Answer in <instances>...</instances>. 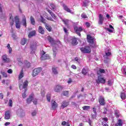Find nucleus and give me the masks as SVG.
<instances>
[{"instance_id":"f257e3e1","label":"nucleus","mask_w":126,"mask_h":126,"mask_svg":"<svg viewBox=\"0 0 126 126\" xmlns=\"http://www.w3.org/2000/svg\"><path fill=\"white\" fill-rule=\"evenodd\" d=\"M81 52L82 53H84V54H90L91 53V48H90V46H86L85 47H81L80 49Z\"/></svg>"},{"instance_id":"f03ea898","label":"nucleus","mask_w":126,"mask_h":126,"mask_svg":"<svg viewBox=\"0 0 126 126\" xmlns=\"http://www.w3.org/2000/svg\"><path fill=\"white\" fill-rule=\"evenodd\" d=\"M24 73H23V68L21 70L20 73L19 75V87L20 88L22 86V84L23 83V81L21 80V78H22L24 76Z\"/></svg>"},{"instance_id":"7ed1b4c3","label":"nucleus","mask_w":126,"mask_h":126,"mask_svg":"<svg viewBox=\"0 0 126 126\" xmlns=\"http://www.w3.org/2000/svg\"><path fill=\"white\" fill-rule=\"evenodd\" d=\"M74 30L75 33L80 37V36H81V33H80V32H82V31H83V28L81 27H78L76 26L74 27Z\"/></svg>"},{"instance_id":"20e7f679","label":"nucleus","mask_w":126,"mask_h":126,"mask_svg":"<svg viewBox=\"0 0 126 126\" xmlns=\"http://www.w3.org/2000/svg\"><path fill=\"white\" fill-rule=\"evenodd\" d=\"M42 71V68L38 67L34 68L32 71V76L33 77H35V76H37L39 73H40Z\"/></svg>"},{"instance_id":"39448f33","label":"nucleus","mask_w":126,"mask_h":126,"mask_svg":"<svg viewBox=\"0 0 126 126\" xmlns=\"http://www.w3.org/2000/svg\"><path fill=\"white\" fill-rule=\"evenodd\" d=\"M14 19L16 23V28L17 29H19L20 28V20L19 19V17H18V16H16Z\"/></svg>"},{"instance_id":"423d86ee","label":"nucleus","mask_w":126,"mask_h":126,"mask_svg":"<svg viewBox=\"0 0 126 126\" xmlns=\"http://www.w3.org/2000/svg\"><path fill=\"white\" fill-rule=\"evenodd\" d=\"M96 82L97 83V84H99L100 83L105 84V83H106V79H105L104 78L98 76L97 79L96 80Z\"/></svg>"},{"instance_id":"0eeeda50","label":"nucleus","mask_w":126,"mask_h":126,"mask_svg":"<svg viewBox=\"0 0 126 126\" xmlns=\"http://www.w3.org/2000/svg\"><path fill=\"white\" fill-rule=\"evenodd\" d=\"M63 89V87L60 85H57L56 86L55 88H54L55 92H57L58 93L61 92L62 90Z\"/></svg>"},{"instance_id":"6e6552de","label":"nucleus","mask_w":126,"mask_h":126,"mask_svg":"<svg viewBox=\"0 0 126 126\" xmlns=\"http://www.w3.org/2000/svg\"><path fill=\"white\" fill-rule=\"evenodd\" d=\"M45 54H46V52L43 51L42 55L41 57V60H42V61H45L46 60H50V59H51V57H50L49 55Z\"/></svg>"},{"instance_id":"1a4fd4ad","label":"nucleus","mask_w":126,"mask_h":126,"mask_svg":"<svg viewBox=\"0 0 126 126\" xmlns=\"http://www.w3.org/2000/svg\"><path fill=\"white\" fill-rule=\"evenodd\" d=\"M47 39L49 43H51L52 46H54V45H57V42H56V40H55V38H53L51 36H48Z\"/></svg>"},{"instance_id":"9d476101","label":"nucleus","mask_w":126,"mask_h":126,"mask_svg":"<svg viewBox=\"0 0 126 126\" xmlns=\"http://www.w3.org/2000/svg\"><path fill=\"white\" fill-rule=\"evenodd\" d=\"M2 60L3 63H10V59L7 57V55H4L2 56Z\"/></svg>"},{"instance_id":"9b49d317","label":"nucleus","mask_w":126,"mask_h":126,"mask_svg":"<svg viewBox=\"0 0 126 126\" xmlns=\"http://www.w3.org/2000/svg\"><path fill=\"white\" fill-rule=\"evenodd\" d=\"M71 44L72 46H76L78 44L77 42V38L75 37H73L71 38Z\"/></svg>"},{"instance_id":"f8f14e48","label":"nucleus","mask_w":126,"mask_h":126,"mask_svg":"<svg viewBox=\"0 0 126 126\" xmlns=\"http://www.w3.org/2000/svg\"><path fill=\"white\" fill-rule=\"evenodd\" d=\"M87 39L88 43L91 44H94V38H93L90 34L87 35Z\"/></svg>"},{"instance_id":"ddd939ff","label":"nucleus","mask_w":126,"mask_h":126,"mask_svg":"<svg viewBox=\"0 0 126 126\" xmlns=\"http://www.w3.org/2000/svg\"><path fill=\"white\" fill-rule=\"evenodd\" d=\"M58 103L56 102V101L52 100L51 101V108L53 110H56L57 108H58Z\"/></svg>"},{"instance_id":"4468645a","label":"nucleus","mask_w":126,"mask_h":126,"mask_svg":"<svg viewBox=\"0 0 126 126\" xmlns=\"http://www.w3.org/2000/svg\"><path fill=\"white\" fill-rule=\"evenodd\" d=\"M46 10L49 13L51 16L53 18V19H57V16L56 15V14H55V13H54V12H53V11H52V10H50V9L48 8H46Z\"/></svg>"},{"instance_id":"2eb2a0df","label":"nucleus","mask_w":126,"mask_h":126,"mask_svg":"<svg viewBox=\"0 0 126 126\" xmlns=\"http://www.w3.org/2000/svg\"><path fill=\"white\" fill-rule=\"evenodd\" d=\"M9 21H10V25L11 26H13L14 24V20L13 19V16H12V13H10L9 14Z\"/></svg>"},{"instance_id":"dca6fc26","label":"nucleus","mask_w":126,"mask_h":126,"mask_svg":"<svg viewBox=\"0 0 126 126\" xmlns=\"http://www.w3.org/2000/svg\"><path fill=\"white\" fill-rule=\"evenodd\" d=\"M34 97V94H32L27 99V104H30L31 102L33 100V98Z\"/></svg>"},{"instance_id":"f3484780","label":"nucleus","mask_w":126,"mask_h":126,"mask_svg":"<svg viewBox=\"0 0 126 126\" xmlns=\"http://www.w3.org/2000/svg\"><path fill=\"white\" fill-rule=\"evenodd\" d=\"M99 103L101 106H105L106 102H105V98L102 96L99 98Z\"/></svg>"},{"instance_id":"a211bd4d","label":"nucleus","mask_w":126,"mask_h":126,"mask_svg":"<svg viewBox=\"0 0 126 126\" xmlns=\"http://www.w3.org/2000/svg\"><path fill=\"white\" fill-rule=\"evenodd\" d=\"M98 19V24L102 25V24H103V22H104V17H103V15L101 14H99Z\"/></svg>"},{"instance_id":"6ab92c4d","label":"nucleus","mask_w":126,"mask_h":126,"mask_svg":"<svg viewBox=\"0 0 126 126\" xmlns=\"http://www.w3.org/2000/svg\"><path fill=\"white\" fill-rule=\"evenodd\" d=\"M68 105H69V102L64 100L62 102L61 107L63 109H64V108H66Z\"/></svg>"},{"instance_id":"aec40b11","label":"nucleus","mask_w":126,"mask_h":126,"mask_svg":"<svg viewBox=\"0 0 126 126\" xmlns=\"http://www.w3.org/2000/svg\"><path fill=\"white\" fill-rule=\"evenodd\" d=\"M4 116V120H9V119H10V111H5Z\"/></svg>"},{"instance_id":"412c9836","label":"nucleus","mask_w":126,"mask_h":126,"mask_svg":"<svg viewBox=\"0 0 126 126\" xmlns=\"http://www.w3.org/2000/svg\"><path fill=\"white\" fill-rule=\"evenodd\" d=\"M44 26L48 32H52V31H53V28L51 27V26L49 25V24H45Z\"/></svg>"},{"instance_id":"4be33fe9","label":"nucleus","mask_w":126,"mask_h":126,"mask_svg":"<svg viewBox=\"0 0 126 126\" xmlns=\"http://www.w3.org/2000/svg\"><path fill=\"white\" fill-rule=\"evenodd\" d=\"M62 21L67 28H69V20L68 19H62Z\"/></svg>"},{"instance_id":"5701e85b","label":"nucleus","mask_w":126,"mask_h":126,"mask_svg":"<svg viewBox=\"0 0 126 126\" xmlns=\"http://www.w3.org/2000/svg\"><path fill=\"white\" fill-rule=\"evenodd\" d=\"M38 32L42 35H44L45 34V30L43 28V27L41 26L38 27Z\"/></svg>"},{"instance_id":"b1692460","label":"nucleus","mask_w":126,"mask_h":126,"mask_svg":"<svg viewBox=\"0 0 126 126\" xmlns=\"http://www.w3.org/2000/svg\"><path fill=\"white\" fill-rule=\"evenodd\" d=\"M63 7L64 10H65L67 12H69V13H71V10H70V9H69V8L67 7V6L66 5L63 4Z\"/></svg>"},{"instance_id":"393cba45","label":"nucleus","mask_w":126,"mask_h":126,"mask_svg":"<svg viewBox=\"0 0 126 126\" xmlns=\"http://www.w3.org/2000/svg\"><path fill=\"white\" fill-rule=\"evenodd\" d=\"M22 17H23V19H22L23 25V26H25V27H26L27 25V23H26V17H25V15H23Z\"/></svg>"},{"instance_id":"a878e982","label":"nucleus","mask_w":126,"mask_h":126,"mask_svg":"<svg viewBox=\"0 0 126 126\" xmlns=\"http://www.w3.org/2000/svg\"><path fill=\"white\" fill-rule=\"evenodd\" d=\"M29 82L27 81L26 80L24 83L23 85V89H27V88L28 87V84Z\"/></svg>"},{"instance_id":"bb28decb","label":"nucleus","mask_w":126,"mask_h":126,"mask_svg":"<svg viewBox=\"0 0 126 126\" xmlns=\"http://www.w3.org/2000/svg\"><path fill=\"white\" fill-rule=\"evenodd\" d=\"M53 57L54 58H56L57 54L58 53V49L57 47H53Z\"/></svg>"},{"instance_id":"cd10ccee","label":"nucleus","mask_w":126,"mask_h":126,"mask_svg":"<svg viewBox=\"0 0 126 126\" xmlns=\"http://www.w3.org/2000/svg\"><path fill=\"white\" fill-rule=\"evenodd\" d=\"M30 21L32 25H35L36 24V21H35V19L33 16H31L30 17Z\"/></svg>"},{"instance_id":"c85d7f7f","label":"nucleus","mask_w":126,"mask_h":126,"mask_svg":"<svg viewBox=\"0 0 126 126\" xmlns=\"http://www.w3.org/2000/svg\"><path fill=\"white\" fill-rule=\"evenodd\" d=\"M35 35H36V32L33 31L29 33L28 37L29 38H31L32 37H33V36H35Z\"/></svg>"},{"instance_id":"c756f323","label":"nucleus","mask_w":126,"mask_h":126,"mask_svg":"<svg viewBox=\"0 0 126 126\" xmlns=\"http://www.w3.org/2000/svg\"><path fill=\"white\" fill-rule=\"evenodd\" d=\"M120 97L122 100H126V94L124 92H121L120 94Z\"/></svg>"},{"instance_id":"7c9ffc66","label":"nucleus","mask_w":126,"mask_h":126,"mask_svg":"<svg viewBox=\"0 0 126 126\" xmlns=\"http://www.w3.org/2000/svg\"><path fill=\"white\" fill-rule=\"evenodd\" d=\"M57 69H58V67H52V72L53 73H54V74L57 75L58 74V73H59Z\"/></svg>"},{"instance_id":"2f4dec72","label":"nucleus","mask_w":126,"mask_h":126,"mask_svg":"<svg viewBox=\"0 0 126 126\" xmlns=\"http://www.w3.org/2000/svg\"><path fill=\"white\" fill-rule=\"evenodd\" d=\"M26 43H27V39L26 38H23L21 41V44L22 46H24Z\"/></svg>"},{"instance_id":"473e14b6","label":"nucleus","mask_w":126,"mask_h":126,"mask_svg":"<svg viewBox=\"0 0 126 126\" xmlns=\"http://www.w3.org/2000/svg\"><path fill=\"white\" fill-rule=\"evenodd\" d=\"M100 73H105V70L103 69H99V70H97L96 74L98 75H100Z\"/></svg>"},{"instance_id":"72a5a7b5","label":"nucleus","mask_w":126,"mask_h":126,"mask_svg":"<svg viewBox=\"0 0 126 126\" xmlns=\"http://www.w3.org/2000/svg\"><path fill=\"white\" fill-rule=\"evenodd\" d=\"M93 111L94 113V115H92V118H95L96 117V115H97V112H96V108L94 107L93 108Z\"/></svg>"},{"instance_id":"f704fd0d","label":"nucleus","mask_w":126,"mask_h":126,"mask_svg":"<svg viewBox=\"0 0 126 126\" xmlns=\"http://www.w3.org/2000/svg\"><path fill=\"white\" fill-rule=\"evenodd\" d=\"M46 99L48 102H51V94L48 93L46 94Z\"/></svg>"},{"instance_id":"c9c22d12","label":"nucleus","mask_w":126,"mask_h":126,"mask_svg":"<svg viewBox=\"0 0 126 126\" xmlns=\"http://www.w3.org/2000/svg\"><path fill=\"white\" fill-rule=\"evenodd\" d=\"M90 106H84L82 107V109L84 111H88V110H90Z\"/></svg>"},{"instance_id":"e433bc0d","label":"nucleus","mask_w":126,"mask_h":126,"mask_svg":"<svg viewBox=\"0 0 126 126\" xmlns=\"http://www.w3.org/2000/svg\"><path fill=\"white\" fill-rule=\"evenodd\" d=\"M7 48L9 50V54H11V53L12 52V48L10 47V44L9 43L7 44Z\"/></svg>"},{"instance_id":"4c0bfd02","label":"nucleus","mask_w":126,"mask_h":126,"mask_svg":"<svg viewBox=\"0 0 126 126\" xmlns=\"http://www.w3.org/2000/svg\"><path fill=\"white\" fill-rule=\"evenodd\" d=\"M50 9L51 10H55L56 9V5L53 3L50 4Z\"/></svg>"},{"instance_id":"58836bf2","label":"nucleus","mask_w":126,"mask_h":126,"mask_svg":"<svg viewBox=\"0 0 126 126\" xmlns=\"http://www.w3.org/2000/svg\"><path fill=\"white\" fill-rule=\"evenodd\" d=\"M115 115L116 118H119L120 117V112L118 111V110H116L114 111Z\"/></svg>"},{"instance_id":"ea45409f","label":"nucleus","mask_w":126,"mask_h":126,"mask_svg":"<svg viewBox=\"0 0 126 126\" xmlns=\"http://www.w3.org/2000/svg\"><path fill=\"white\" fill-rule=\"evenodd\" d=\"M41 22H42V23H43V24L44 25H46V24H47L46 22V19H45L43 17L41 16V20H40Z\"/></svg>"},{"instance_id":"a19ab883","label":"nucleus","mask_w":126,"mask_h":126,"mask_svg":"<svg viewBox=\"0 0 126 126\" xmlns=\"http://www.w3.org/2000/svg\"><path fill=\"white\" fill-rule=\"evenodd\" d=\"M1 74L2 75L3 77H5V78H7V74L4 71H1Z\"/></svg>"},{"instance_id":"79ce46f5","label":"nucleus","mask_w":126,"mask_h":126,"mask_svg":"<svg viewBox=\"0 0 126 126\" xmlns=\"http://www.w3.org/2000/svg\"><path fill=\"white\" fill-rule=\"evenodd\" d=\"M87 70H86L85 68H83L82 71V74H83L84 75H86V74H87Z\"/></svg>"},{"instance_id":"37998d69","label":"nucleus","mask_w":126,"mask_h":126,"mask_svg":"<svg viewBox=\"0 0 126 126\" xmlns=\"http://www.w3.org/2000/svg\"><path fill=\"white\" fill-rule=\"evenodd\" d=\"M26 91H27V90H25V92L23 93L22 94V97L23 98V99H25V98L27 97V94H26Z\"/></svg>"},{"instance_id":"c03bdc74","label":"nucleus","mask_w":126,"mask_h":126,"mask_svg":"<svg viewBox=\"0 0 126 126\" xmlns=\"http://www.w3.org/2000/svg\"><path fill=\"white\" fill-rule=\"evenodd\" d=\"M68 91H64L63 92V94L64 96H67V95H68Z\"/></svg>"},{"instance_id":"a18cd8bd","label":"nucleus","mask_w":126,"mask_h":126,"mask_svg":"<svg viewBox=\"0 0 126 126\" xmlns=\"http://www.w3.org/2000/svg\"><path fill=\"white\" fill-rule=\"evenodd\" d=\"M9 107H12V99H9L8 102Z\"/></svg>"},{"instance_id":"49530a36","label":"nucleus","mask_w":126,"mask_h":126,"mask_svg":"<svg viewBox=\"0 0 126 126\" xmlns=\"http://www.w3.org/2000/svg\"><path fill=\"white\" fill-rule=\"evenodd\" d=\"M119 123L117 124V125H118V126H123V123L122 122V120L119 119L118 120Z\"/></svg>"},{"instance_id":"de8ad7c7","label":"nucleus","mask_w":126,"mask_h":126,"mask_svg":"<svg viewBox=\"0 0 126 126\" xmlns=\"http://www.w3.org/2000/svg\"><path fill=\"white\" fill-rule=\"evenodd\" d=\"M81 17L82 18H84V19L88 18V17H87V15H86V14L84 13H83L81 14Z\"/></svg>"},{"instance_id":"09e8293b","label":"nucleus","mask_w":126,"mask_h":126,"mask_svg":"<svg viewBox=\"0 0 126 126\" xmlns=\"http://www.w3.org/2000/svg\"><path fill=\"white\" fill-rule=\"evenodd\" d=\"M103 109H104V112H103V114H104V115H106V114H107V112H108V109L106 107H104Z\"/></svg>"},{"instance_id":"8fccbe9b","label":"nucleus","mask_w":126,"mask_h":126,"mask_svg":"<svg viewBox=\"0 0 126 126\" xmlns=\"http://www.w3.org/2000/svg\"><path fill=\"white\" fill-rule=\"evenodd\" d=\"M12 38H13L14 40H16V39H17V36L14 33H13L12 34Z\"/></svg>"},{"instance_id":"3c124183","label":"nucleus","mask_w":126,"mask_h":126,"mask_svg":"<svg viewBox=\"0 0 126 126\" xmlns=\"http://www.w3.org/2000/svg\"><path fill=\"white\" fill-rule=\"evenodd\" d=\"M105 29L110 33H113V30L107 28H105Z\"/></svg>"},{"instance_id":"603ef678","label":"nucleus","mask_w":126,"mask_h":126,"mask_svg":"<svg viewBox=\"0 0 126 126\" xmlns=\"http://www.w3.org/2000/svg\"><path fill=\"white\" fill-rule=\"evenodd\" d=\"M41 94L42 97H45V95H46V92H45V91L41 92Z\"/></svg>"},{"instance_id":"864d4df0","label":"nucleus","mask_w":126,"mask_h":126,"mask_svg":"<svg viewBox=\"0 0 126 126\" xmlns=\"http://www.w3.org/2000/svg\"><path fill=\"white\" fill-rule=\"evenodd\" d=\"M107 84L108 86H112V81L111 80H108Z\"/></svg>"},{"instance_id":"5fc2aeb1","label":"nucleus","mask_w":126,"mask_h":126,"mask_svg":"<svg viewBox=\"0 0 126 126\" xmlns=\"http://www.w3.org/2000/svg\"><path fill=\"white\" fill-rule=\"evenodd\" d=\"M36 115H37V112L35 111H33L32 113V117H35V116H36Z\"/></svg>"},{"instance_id":"6e6d98bb","label":"nucleus","mask_w":126,"mask_h":126,"mask_svg":"<svg viewBox=\"0 0 126 126\" xmlns=\"http://www.w3.org/2000/svg\"><path fill=\"white\" fill-rule=\"evenodd\" d=\"M101 125H102V126H109V125L108 124H107V123L106 122H102L101 123Z\"/></svg>"},{"instance_id":"4d7b16f0","label":"nucleus","mask_w":126,"mask_h":126,"mask_svg":"<svg viewBox=\"0 0 126 126\" xmlns=\"http://www.w3.org/2000/svg\"><path fill=\"white\" fill-rule=\"evenodd\" d=\"M86 25L87 27H88V28H89V27H90V26H91L90 23H89L88 22H86Z\"/></svg>"},{"instance_id":"13d9d810","label":"nucleus","mask_w":126,"mask_h":126,"mask_svg":"<svg viewBox=\"0 0 126 126\" xmlns=\"http://www.w3.org/2000/svg\"><path fill=\"white\" fill-rule=\"evenodd\" d=\"M46 19H47V20H50V21H54V19H53V18L50 17H47L46 18Z\"/></svg>"},{"instance_id":"bf43d9fd","label":"nucleus","mask_w":126,"mask_h":126,"mask_svg":"<svg viewBox=\"0 0 126 126\" xmlns=\"http://www.w3.org/2000/svg\"><path fill=\"white\" fill-rule=\"evenodd\" d=\"M63 31L65 33V34H67V29L65 27H63Z\"/></svg>"},{"instance_id":"052dcab7","label":"nucleus","mask_w":126,"mask_h":126,"mask_svg":"<svg viewBox=\"0 0 126 126\" xmlns=\"http://www.w3.org/2000/svg\"><path fill=\"white\" fill-rule=\"evenodd\" d=\"M7 73H9L10 74H11V73H12V69H9L7 70Z\"/></svg>"},{"instance_id":"680f3d73","label":"nucleus","mask_w":126,"mask_h":126,"mask_svg":"<svg viewBox=\"0 0 126 126\" xmlns=\"http://www.w3.org/2000/svg\"><path fill=\"white\" fill-rule=\"evenodd\" d=\"M102 121L105 122V123H107V122H108V118L106 117L102 118Z\"/></svg>"},{"instance_id":"e2e57ef3","label":"nucleus","mask_w":126,"mask_h":126,"mask_svg":"<svg viewBox=\"0 0 126 126\" xmlns=\"http://www.w3.org/2000/svg\"><path fill=\"white\" fill-rule=\"evenodd\" d=\"M32 102H33L34 105H37V99H35L34 100H33Z\"/></svg>"},{"instance_id":"0e129e2a","label":"nucleus","mask_w":126,"mask_h":126,"mask_svg":"<svg viewBox=\"0 0 126 126\" xmlns=\"http://www.w3.org/2000/svg\"><path fill=\"white\" fill-rule=\"evenodd\" d=\"M105 55L107 56V57H109L112 55V53H111V52H107L105 54Z\"/></svg>"},{"instance_id":"69168bd1","label":"nucleus","mask_w":126,"mask_h":126,"mask_svg":"<svg viewBox=\"0 0 126 126\" xmlns=\"http://www.w3.org/2000/svg\"><path fill=\"white\" fill-rule=\"evenodd\" d=\"M83 6H84V7H86V6H87V3L86 2H84Z\"/></svg>"},{"instance_id":"338daca9","label":"nucleus","mask_w":126,"mask_h":126,"mask_svg":"<svg viewBox=\"0 0 126 126\" xmlns=\"http://www.w3.org/2000/svg\"><path fill=\"white\" fill-rule=\"evenodd\" d=\"M26 67L28 68H29V67L30 66V63L28 62L27 64L26 65Z\"/></svg>"},{"instance_id":"774afa93","label":"nucleus","mask_w":126,"mask_h":126,"mask_svg":"<svg viewBox=\"0 0 126 126\" xmlns=\"http://www.w3.org/2000/svg\"><path fill=\"white\" fill-rule=\"evenodd\" d=\"M0 99H3V94L0 93Z\"/></svg>"}]
</instances>
